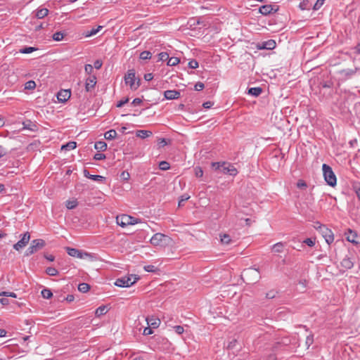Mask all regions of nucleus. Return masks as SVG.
Segmentation results:
<instances>
[{
  "mask_svg": "<svg viewBox=\"0 0 360 360\" xmlns=\"http://www.w3.org/2000/svg\"><path fill=\"white\" fill-rule=\"evenodd\" d=\"M36 50H37V49L35 47H32V46L25 47V48L20 49V53L28 54V53H30Z\"/></svg>",
  "mask_w": 360,
  "mask_h": 360,
  "instance_id": "obj_34",
  "label": "nucleus"
},
{
  "mask_svg": "<svg viewBox=\"0 0 360 360\" xmlns=\"http://www.w3.org/2000/svg\"><path fill=\"white\" fill-rule=\"evenodd\" d=\"M142 103V99L139 98H136L133 100L132 104L134 105H140Z\"/></svg>",
  "mask_w": 360,
  "mask_h": 360,
  "instance_id": "obj_62",
  "label": "nucleus"
},
{
  "mask_svg": "<svg viewBox=\"0 0 360 360\" xmlns=\"http://www.w3.org/2000/svg\"><path fill=\"white\" fill-rule=\"evenodd\" d=\"M139 279V278L138 276L131 274L129 276H124L117 278L115 283V285L122 288L129 287L135 283Z\"/></svg>",
  "mask_w": 360,
  "mask_h": 360,
  "instance_id": "obj_4",
  "label": "nucleus"
},
{
  "mask_svg": "<svg viewBox=\"0 0 360 360\" xmlns=\"http://www.w3.org/2000/svg\"><path fill=\"white\" fill-rule=\"evenodd\" d=\"M322 169L324 179L327 184L330 186H335L337 183V179L332 170V168L329 165L323 164L322 166Z\"/></svg>",
  "mask_w": 360,
  "mask_h": 360,
  "instance_id": "obj_3",
  "label": "nucleus"
},
{
  "mask_svg": "<svg viewBox=\"0 0 360 360\" xmlns=\"http://www.w3.org/2000/svg\"><path fill=\"white\" fill-rule=\"evenodd\" d=\"M195 174L197 177H202L203 175V171L200 167H196L195 169Z\"/></svg>",
  "mask_w": 360,
  "mask_h": 360,
  "instance_id": "obj_54",
  "label": "nucleus"
},
{
  "mask_svg": "<svg viewBox=\"0 0 360 360\" xmlns=\"http://www.w3.org/2000/svg\"><path fill=\"white\" fill-rule=\"evenodd\" d=\"M297 186L299 188H307V184L304 180H299L297 183Z\"/></svg>",
  "mask_w": 360,
  "mask_h": 360,
  "instance_id": "obj_56",
  "label": "nucleus"
},
{
  "mask_svg": "<svg viewBox=\"0 0 360 360\" xmlns=\"http://www.w3.org/2000/svg\"><path fill=\"white\" fill-rule=\"evenodd\" d=\"M314 342V337L313 335H309L307 337L305 345L307 346V348L308 349Z\"/></svg>",
  "mask_w": 360,
  "mask_h": 360,
  "instance_id": "obj_43",
  "label": "nucleus"
},
{
  "mask_svg": "<svg viewBox=\"0 0 360 360\" xmlns=\"http://www.w3.org/2000/svg\"><path fill=\"white\" fill-rule=\"evenodd\" d=\"M354 189H355L356 195H357V197L359 198V199L360 200V185L359 186H356L354 187Z\"/></svg>",
  "mask_w": 360,
  "mask_h": 360,
  "instance_id": "obj_64",
  "label": "nucleus"
},
{
  "mask_svg": "<svg viewBox=\"0 0 360 360\" xmlns=\"http://www.w3.org/2000/svg\"><path fill=\"white\" fill-rule=\"evenodd\" d=\"M205 85L203 83L198 82L195 84V91H201L204 89Z\"/></svg>",
  "mask_w": 360,
  "mask_h": 360,
  "instance_id": "obj_53",
  "label": "nucleus"
},
{
  "mask_svg": "<svg viewBox=\"0 0 360 360\" xmlns=\"http://www.w3.org/2000/svg\"><path fill=\"white\" fill-rule=\"evenodd\" d=\"M129 102V98H126L124 99H122V100H120L117 103V108H121L122 107L124 104H126L127 103Z\"/></svg>",
  "mask_w": 360,
  "mask_h": 360,
  "instance_id": "obj_57",
  "label": "nucleus"
},
{
  "mask_svg": "<svg viewBox=\"0 0 360 360\" xmlns=\"http://www.w3.org/2000/svg\"><path fill=\"white\" fill-rule=\"evenodd\" d=\"M359 70V68H355L354 69H344L340 71V75L345 79H349L354 76Z\"/></svg>",
  "mask_w": 360,
  "mask_h": 360,
  "instance_id": "obj_12",
  "label": "nucleus"
},
{
  "mask_svg": "<svg viewBox=\"0 0 360 360\" xmlns=\"http://www.w3.org/2000/svg\"><path fill=\"white\" fill-rule=\"evenodd\" d=\"M0 296L11 297L14 298L17 297V295L15 292L6 291L1 292Z\"/></svg>",
  "mask_w": 360,
  "mask_h": 360,
  "instance_id": "obj_45",
  "label": "nucleus"
},
{
  "mask_svg": "<svg viewBox=\"0 0 360 360\" xmlns=\"http://www.w3.org/2000/svg\"><path fill=\"white\" fill-rule=\"evenodd\" d=\"M189 198H190V195H188V194H184L183 195H181V199H180V200L179 201V206H181V205H182V203H183L184 201L188 200Z\"/></svg>",
  "mask_w": 360,
  "mask_h": 360,
  "instance_id": "obj_47",
  "label": "nucleus"
},
{
  "mask_svg": "<svg viewBox=\"0 0 360 360\" xmlns=\"http://www.w3.org/2000/svg\"><path fill=\"white\" fill-rule=\"evenodd\" d=\"M64 34L60 32H57L53 34V39L59 41L63 39Z\"/></svg>",
  "mask_w": 360,
  "mask_h": 360,
  "instance_id": "obj_40",
  "label": "nucleus"
},
{
  "mask_svg": "<svg viewBox=\"0 0 360 360\" xmlns=\"http://www.w3.org/2000/svg\"><path fill=\"white\" fill-rule=\"evenodd\" d=\"M321 231L326 243L330 245L334 240V235L330 229H328L325 226L320 227Z\"/></svg>",
  "mask_w": 360,
  "mask_h": 360,
  "instance_id": "obj_9",
  "label": "nucleus"
},
{
  "mask_svg": "<svg viewBox=\"0 0 360 360\" xmlns=\"http://www.w3.org/2000/svg\"><path fill=\"white\" fill-rule=\"evenodd\" d=\"M169 56L166 52H161L158 54V60L160 61H168Z\"/></svg>",
  "mask_w": 360,
  "mask_h": 360,
  "instance_id": "obj_37",
  "label": "nucleus"
},
{
  "mask_svg": "<svg viewBox=\"0 0 360 360\" xmlns=\"http://www.w3.org/2000/svg\"><path fill=\"white\" fill-rule=\"evenodd\" d=\"M46 273L51 276H54L58 274V271L54 267H48L46 269Z\"/></svg>",
  "mask_w": 360,
  "mask_h": 360,
  "instance_id": "obj_35",
  "label": "nucleus"
},
{
  "mask_svg": "<svg viewBox=\"0 0 360 360\" xmlns=\"http://www.w3.org/2000/svg\"><path fill=\"white\" fill-rule=\"evenodd\" d=\"M173 328L174 331L179 335L182 334L184 331V329L181 326H175L173 327Z\"/></svg>",
  "mask_w": 360,
  "mask_h": 360,
  "instance_id": "obj_48",
  "label": "nucleus"
},
{
  "mask_svg": "<svg viewBox=\"0 0 360 360\" xmlns=\"http://www.w3.org/2000/svg\"><path fill=\"white\" fill-rule=\"evenodd\" d=\"M262 92V89L261 87H252L248 89V94L254 96H259Z\"/></svg>",
  "mask_w": 360,
  "mask_h": 360,
  "instance_id": "obj_22",
  "label": "nucleus"
},
{
  "mask_svg": "<svg viewBox=\"0 0 360 360\" xmlns=\"http://www.w3.org/2000/svg\"><path fill=\"white\" fill-rule=\"evenodd\" d=\"M67 253L73 257L79 258V259H86L88 257H92V255L90 253L86 252H82L77 248H66Z\"/></svg>",
  "mask_w": 360,
  "mask_h": 360,
  "instance_id": "obj_6",
  "label": "nucleus"
},
{
  "mask_svg": "<svg viewBox=\"0 0 360 360\" xmlns=\"http://www.w3.org/2000/svg\"><path fill=\"white\" fill-rule=\"evenodd\" d=\"M188 67L191 69H196L198 68V62L196 60H191L188 62Z\"/></svg>",
  "mask_w": 360,
  "mask_h": 360,
  "instance_id": "obj_46",
  "label": "nucleus"
},
{
  "mask_svg": "<svg viewBox=\"0 0 360 360\" xmlns=\"http://www.w3.org/2000/svg\"><path fill=\"white\" fill-rule=\"evenodd\" d=\"M212 167L215 170H219L223 174H229L231 176H236L238 173L237 169L233 165L226 162H212Z\"/></svg>",
  "mask_w": 360,
  "mask_h": 360,
  "instance_id": "obj_1",
  "label": "nucleus"
},
{
  "mask_svg": "<svg viewBox=\"0 0 360 360\" xmlns=\"http://www.w3.org/2000/svg\"><path fill=\"white\" fill-rule=\"evenodd\" d=\"M324 1L325 0H317L314 6V10L319 9L321 7V6L323 4Z\"/></svg>",
  "mask_w": 360,
  "mask_h": 360,
  "instance_id": "obj_52",
  "label": "nucleus"
},
{
  "mask_svg": "<svg viewBox=\"0 0 360 360\" xmlns=\"http://www.w3.org/2000/svg\"><path fill=\"white\" fill-rule=\"evenodd\" d=\"M180 95V92L176 90H167L164 92L165 98L167 100L177 99Z\"/></svg>",
  "mask_w": 360,
  "mask_h": 360,
  "instance_id": "obj_13",
  "label": "nucleus"
},
{
  "mask_svg": "<svg viewBox=\"0 0 360 360\" xmlns=\"http://www.w3.org/2000/svg\"><path fill=\"white\" fill-rule=\"evenodd\" d=\"M169 240L170 238L168 237L167 236L161 233H157L152 236L150 241L153 245L158 246L162 245L163 242H165V243H167L166 241H168Z\"/></svg>",
  "mask_w": 360,
  "mask_h": 360,
  "instance_id": "obj_7",
  "label": "nucleus"
},
{
  "mask_svg": "<svg viewBox=\"0 0 360 360\" xmlns=\"http://www.w3.org/2000/svg\"><path fill=\"white\" fill-rule=\"evenodd\" d=\"M276 46V42L274 40L270 39L266 41L262 42V45L259 46L260 49H267L271 50L274 49Z\"/></svg>",
  "mask_w": 360,
  "mask_h": 360,
  "instance_id": "obj_17",
  "label": "nucleus"
},
{
  "mask_svg": "<svg viewBox=\"0 0 360 360\" xmlns=\"http://www.w3.org/2000/svg\"><path fill=\"white\" fill-rule=\"evenodd\" d=\"M117 224L122 228L129 225L131 223V216L128 214H121L116 217Z\"/></svg>",
  "mask_w": 360,
  "mask_h": 360,
  "instance_id": "obj_10",
  "label": "nucleus"
},
{
  "mask_svg": "<svg viewBox=\"0 0 360 360\" xmlns=\"http://www.w3.org/2000/svg\"><path fill=\"white\" fill-rule=\"evenodd\" d=\"M276 292L274 290H270L266 294L267 299H273L276 297Z\"/></svg>",
  "mask_w": 360,
  "mask_h": 360,
  "instance_id": "obj_55",
  "label": "nucleus"
},
{
  "mask_svg": "<svg viewBox=\"0 0 360 360\" xmlns=\"http://www.w3.org/2000/svg\"><path fill=\"white\" fill-rule=\"evenodd\" d=\"M146 321L148 325L152 327L153 328H158L160 323V320L158 318H155L153 316L147 317Z\"/></svg>",
  "mask_w": 360,
  "mask_h": 360,
  "instance_id": "obj_16",
  "label": "nucleus"
},
{
  "mask_svg": "<svg viewBox=\"0 0 360 360\" xmlns=\"http://www.w3.org/2000/svg\"><path fill=\"white\" fill-rule=\"evenodd\" d=\"M71 96L70 90H61L58 93L57 98L60 102H65Z\"/></svg>",
  "mask_w": 360,
  "mask_h": 360,
  "instance_id": "obj_15",
  "label": "nucleus"
},
{
  "mask_svg": "<svg viewBox=\"0 0 360 360\" xmlns=\"http://www.w3.org/2000/svg\"><path fill=\"white\" fill-rule=\"evenodd\" d=\"M102 65H103V63H102V61H101V60H96L94 62V67L96 69L98 70V69H100V68H101Z\"/></svg>",
  "mask_w": 360,
  "mask_h": 360,
  "instance_id": "obj_59",
  "label": "nucleus"
},
{
  "mask_svg": "<svg viewBox=\"0 0 360 360\" xmlns=\"http://www.w3.org/2000/svg\"><path fill=\"white\" fill-rule=\"evenodd\" d=\"M151 53L148 51H143L140 53V58L142 60H147L151 58Z\"/></svg>",
  "mask_w": 360,
  "mask_h": 360,
  "instance_id": "obj_36",
  "label": "nucleus"
},
{
  "mask_svg": "<svg viewBox=\"0 0 360 360\" xmlns=\"http://www.w3.org/2000/svg\"><path fill=\"white\" fill-rule=\"evenodd\" d=\"M45 246V241L42 239H35L25 252V256H30Z\"/></svg>",
  "mask_w": 360,
  "mask_h": 360,
  "instance_id": "obj_5",
  "label": "nucleus"
},
{
  "mask_svg": "<svg viewBox=\"0 0 360 360\" xmlns=\"http://www.w3.org/2000/svg\"><path fill=\"white\" fill-rule=\"evenodd\" d=\"M153 328L149 326V327H146L143 330V335H151L153 333V330L152 329Z\"/></svg>",
  "mask_w": 360,
  "mask_h": 360,
  "instance_id": "obj_51",
  "label": "nucleus"
},
{
  "mask_svg": "<svg viewBox=\"0 0 360 360\" xmlns=\"http://www.w3.org/2000/svg\"><path fill=\"white\" fill-rule=\"evenodd\" d=\"M352 50H354V53L357 55L360 54V42L353 47Z\"/></svg>",
  "mask_w": 360,
  "mask_h": 360,
  "instance_id": "obj_60",
  "label": "nucleus"
},
{
  "mask_svg": "<svg viewBox=\"0 0 360 360\" xmlns=\"http://www.w3.org/2000/svg\"><path fill=\"white\" fill-rule=\"evenodd\" d=\"M93 66L90 64H86L84 67L85 72L87 74H91V72L93 71Z\"/></svg>",
  "mask_w": 360,
  "mask_h": 360,
  "instance_id": "obj_58",
  "label": "nucleus"
},
{
  "mask_svg": "<svg viewBox=\"0 0 360 360\" xmlns=\"http://www.w3.org/2000/svg\"><path fill=\"white\" fill-rule=\"evenodd\" d=\"M30 239V233L29 232L25 233L22 235L21 239L13 245V248L17 251L20 250L21 249H22L23 248H25L27 245Z\"/></svg>",
  "mask_w": 360,
  "mask_h": 360,
  "instance_id": "obj_8",
  "label": "nucleus"
},
{
  "mask_svg": "<svg viewBox=\"0 0 360 360\" xmlns=\"http://www.w3.org/2000/svg\"><path fill=\"white\" fill-rule=\"evenodd\" d=\"M278 9V8H275L274 6L271 4H266L259 8V12L264 15H267L270 13L276 12Z\"/></svg>",
  "mask_w": 360,
  "mask_h": 360,
  "instance_id": "obj_11",
  "label": "nucleus"
},
{
  "mask_svg": "<svg viewBox=\"0 0 360 360\" xmlns=\"http://www.w3.org/2000/svg\"><path fill=\"white\" fill-rule=\"evenodd\" d=\"M169 167H170V166H169V162H167L166 161H162L159 164V168H160V169H161L162 171H166V170L169 169Z\"/></svg>",
  "mask_w": 360,
  "mask_h": 360,
  "instance_id": "obj_38",
  "label": "nucleus"
},
{
  "mask_svg": "<svg viewBox=\"0 0 360 360\" xmlns=\"http://www.w3.org/2000/svg\"><path fill=\"white\" fill-rule=\"evenodd\" d=\"M89 179L96 181H103L105 180V177L101 175H91Z\"/></svg>",
  "mask_w": 360,
  "mask_h": 360,
  "instance_id": "obj_44",
  "label": "nucleus"
},
{
  "mask_svg": "<svg viewBox=\"0 0 360 360\" xmlns=\"http://www.w3.org/2000/svg\"><path fill=\"white\" fill-rule=\"evenodd\" d=\"M117 136V132L115 129H110L104 134V137L107 140H112Z\"/></svg>",
  "mask_w": 360,
  "mask_h": 360,
  "instance_id": "obj_23",
  "label": "nucleus"
},
{
  "mask_svg": "<svg viewBox=\"0 0 360 360\" xmlns=\"http://www.w3.org/2000/svg\"><path fill=\"white\" fill-rule=\"evenodd\" d=\"M108 311V309H107V307L106 306H101L99 307H98L95 311V314L96 316H101L102 315H104L107 313Z\"/></svg>",
  "mask_w": 360,
  "mask_h": 360,
  "instance_id": "obj_25",
  "label": "nucleus"
},
{
  "mask_svg": "<svg viewBox=\"0 0 360 360\" xmlns=\"http://www.w3.org/2000/svg\"><path fill=\"white\" fill-rule=\"evenodd\" d=\"M136 72L134 69L128 70L124 75V82L126 85H129L133 91L136 90L140 86V79L136 82Z\"/></svg>",
  "mask_w": 360,
  "mask_h": 360,
  "instance_id": "obj_2",
  "label": "nucleus"
},
{
  "mask_svg": "<svg viewBox=\"0 0 360 360\" xmlns=\"http://www.w3.org/2000/svg\"><path fill=\"white\" fill-rule=\"evenodd\" d=\"M49 13V10L46 8H39L36 12V17L39 19H42L46 17Z\"/></svg>",
  "mask_w": 360,
  "mask_h": 360,
  "instance_id": "obj_21",
  "label": "nucleus"
},
{
  "mask_svg": "<svg viewBox=\"0 0 360 360\" xmlns=\"http://www.w3.org/2000/svg\"><path fill=\"white\" fill-rule=\"evenodd\" d=\"M220 238L221 243L225 245H229L231 241V237L229 234L224 233L223 235H220Z\"/></svg>",
  "mask_w": 360,
  "mask_h": 360,
  "instance_id": "obj_30",
  "label": "nucleus"
},
{
  "mask_svg": "<svg viewBox=\"0 0 360 360\" xmlns=\"http://www.w3.org/2000/svg\"><path fill=\"white\" fill-rule=\"evenodd\" d=\"M94 147L98 151H105L107 149V144L104 141H97Z\"/></svg>",
  "mask_w": 360,
  "mask_h": 360,
  "instance_id": "obj_24",
  "label": "nucleus"
},
{
  "mask_svg": "<svg viewBox=\"0 0 360 360\" xmlns=\"http://www.w3.org/2000/svg\"><path fill=\"white\" fill-rule=\"evenodd\" d=\"M303 243L306 244L307 245H308L309 247H313V246L315 245L316 239L315 238H306L305 240H303Z\"/></svg>",
  "mask_w": 360,
  "mask_h": 360,
  "instance_id": "obj_39",
  "label": "nucleus"
},
{
  "mask_svg": "<svg viewBox=\"0 0 360 360\" xmlns=\"http://www.w3.org/2000/svg\"><path fill=\"white\" fill-rule=\"evenodd\" d=\"M144 270L148 272H157L158 271V267L154 265H146L143 267Z\"/></svg>",
  "mask_w": 360,
  "mask_h": 360,
  "instance_id": "obj_42",
  "label": "nucleus"
},
{
  "mask_svg": "<svg viewBox=\"0 0 360 360\" xmlns=\"http://www.w3.org/2000/svg\"><path fill=\"white\" fill-rule=\"evenodd\" d=\"M78 205V202L77 200H67L65 202V206L68 210H72L75 208Z\"/></svg>",
  "mask_w": 360,
  "mask_h": 360,
  "instance_id": "obj_26",
  "label": "nucleus"
},
{
  "mask_svg": "<svg viewBox=\"0 0 360 360\" xmlns=\"http://www.w3.org/2000/svg\"><path fill=\"white\" fill-rule=\"evenodd\" d=\"M120 177L124 180L127 181L130 178V174L128 172L124 171L121 173Z\"/></svg>",
  "mask_w": 360,
  "mask_h": 360,
  "instance_id": "obj_50",
  "label": "nucleus"
},
{
  "mask_svg": "<svg viewBox=\"0 0 360 360\" xmlns=\"http://www.w3.org/2000/svg\"><path fill=\"white\" fill-rule=\"evenodd\" d=\"M7 153V150L2 146H0V158L4 157Z\"/></svg>",
  "mask_w": 360,
  "mask_h": 360,
  "instance_id": "obj_61",
  "label": "nucleus"
},
{
  "mask_svg": "<svg viewBox=\"0 0 360 360\" xmlns=\"http://www.w3.org/2000/svg\"><path fill=\"white\" fill-rule=\"evenodd\" d=\"M179 62H180V60H179V58H177V57H171V58H169L167 64L169 66H175L177 64H179Z\"/></svg>",
  "mask_w": 360,
  "mask_h": 360,
  "instance_id": "obj_29",
  "label": "nucleus"
},
{
  "mask_svg": "<svg viewBox=\"0 0 360 360\" xmlns=\"http://www.w3.org/2000/svg\"><path fill=\"white\" fill-rule=\"evenodd\" d=\"M347 234V240L350 242V243H352L354 244H358L359 242L356 240V238L357 237V234L355 231H353L351 229H348V233H346Z\"/></svg>",
  "mask_w": 360,
  "mask_h": 360,
  "instance_id": "obj_19",
  "label": "nucleus"
},
{
  "mask_svg": "<svg viewBox=\"0 0 360 360\" xmlns=\"http://www.w3.org/2000/svg\"><path fill=\"white\" fill-rule=\"evenodd\" d=\"M76 146H77L76 142H75V141H70L67 144L63 145L62 146V149L70 150H72V149H75L76 148Z\"/></svg>",
  "mask_w": 360,
  "mask_h": 360,
  "instance_id": "obj_33",
  "label": "nucleus"
},
{
  "mask_svg": "<svg viewBox=\"0 0 360 360\" xmlns=\"http://www.w3.org/2000/svg\"><path fill=\"white\" fill-rule=\"evenodd\" d=\"M41 294L44 299H50L53 296L52 292L47 288L42 290Z\"/></svg>",
  "mask_w": 360,
  "mask_h": 360,
  "instance_id": "obj_32",
  "label": "nucleus"
},
{
  "mask_svg": "<svg viewBox=\"0 0 360 360\" xmlns=\"http://www.w3.org/2000/svg\"><path fill=\"white\" fill-rule=\"evenodd\" d=\"M144 79L146 81H150L153 79V75L152 73L145 74Z\"/></svg>",
  "mask_w": 360,
  "mask_h": 360,
  "instance_id": "obj_63",
  "label": "nucleus"
},
{
  "mask_svg": "<svg viewBox=\"0 0 360 360\" xmlns=\"http://www.w3.org/2000/svg\"><path fill=\"white\" fill-rule=\"evenodd\" d=\"M103 28L102 26L99 25L97 27V28H93L90 31H87L85 33L86 37H91L93 35L96 34L101 29Z\"/></svg>",
  "mask_w": 360,
  "mask_h": 360,
  "instance_id": "obj_28",
  "label": "nucleus"
},
{
  "mask_svg": "<svg viewBox=\"0 0 360 360\" xmlns=\"http://www.w3.org/2000/svg\"><path fill=\"white\" fill-rule=\"evenodd\" d=\"M105 158V155L103 153H97L94 155V159L96 160H101Z\"/></svg>",
  "mask_w": 360,
  "mask_h": 360,
  "instance_id": "obj_49",
  "label": "nucleus"
},
{
  "mask_svg": "<svg viewBox=\"0 0 360 360\" xmlns=\"http://www.w3.org/2000/svg\"><path fill=\"white\" fill-rule=\"evenodd\" d=\"M284 243L282 242L277 243L273 245V250L276 252H281L283 250Z\"/></svg>",
  "mask_w": 360,
  "mask_h": 360,
  "instance_id": "obj_31",
  "label": "nucleus"
},
{
  "mask_svg": "<svg viewBox=\"0 0 360 360\" xmlns=\"http://www.w3.org/2000/svg\"><path fill=\"white\" fill-rule=\"evenodd\" d=\"M90 285L88 283H82L79 284L78 290L81 292H86L89 290Z\"/></svg>",
  "mask_w": 360,
  "mask_h": 360,
  "instance_id": "obj_27",
  "label": "nucleus"
},
{
  "mask_svg": "<svg viewBox=\"0 0 360 360\" xmlns=\"http://www.w3.org/2000/svg\"><path fill=\"white\" fill-rule=\"evenodd\" d=\"M341 266L345 269H350L353 267L354 263L351 258L345 257L341 262Z\"/></svg>",
  "mask_w": 360,
  "mask_h": 360,
  "instance_id": "obj_18",
  "label": "nucleus"
},
{
  "mask_svg": "<svg viewBox=\"0 0 360 360\" xmlns=\"http://www.w3.org/2000/svg\"><path fill=\"white\" fill-rule=\"evenodd\" d=\"M96 84V77L94 75L89 77L86 79V83H85L86 91H91L94 88Z\"/></svg>",
  "mask_w": 360,
  "mask_h": 360,
  "instance_id": "obj_14",
  "label": "nucleus"
},
{
  "mask_svg": "<svg viewBox=\"0 0 360 360\" xmlns=\"http://www.w3.org/2000/svg\"><path fill=\"white\" fill-rule=\"evenodd\" d=\"M35 87H36V84L32 80L27 82L25 84V89L31 90V89H34Z\"/></svg>",
  "mask_w": 360,
  "mask_h": 360,
  "instance_id": "obj_41",
  "label": "nucleus"
},
{
  "mask_svg": "<svg viewBox=\"0 0 360 360\" xmlns=\"http://www.w3.org/2000/svg\"><path fill=\"white\" fill-rule=\"evenodd\" d=\"M136 135L137 137L145 139L150 136L152 135V131L148 130H138L136 132Z\"/></svg>",
  "mask_w": 360,
  "mask_h": 360,
  "instance_id": "obj_20",
  "label": "nucleus"
}]
</instances>
